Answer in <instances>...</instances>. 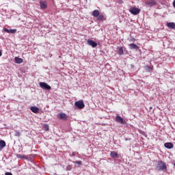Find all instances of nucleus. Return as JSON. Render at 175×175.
<instances>
[{
    "label": "nucleus",
    "instance_id": "f257e3e1",
    "mask_svg": "<svg viewBox=\"0 0 175 175\" xmlns=\"http://www.w3.org/2000/svg\"><path fill=\"white\" fill-rule=\"evenodd\" d=\"M75 106L81 110V109H84L85 107V105L84 104V101L83 100H79L75 103Z\"/></svg>",
    "mask_w": 175,
    "mask_h": 175
},
{
    "label": "nucleus",
    "instance_id": "f03ea898",
    "mask_svg": "<svg viewBox=\"0 0 175 175\" xmlns=\"http://www.w3.org/2000/svg\"><path fill=\"white\" fill-rule=\"evenodd\" d=\"M166 163H165L163 161H160L157 163V170H166Z\"/></svg>",
    "mask_w": 175,
    "mask_h": 175
},
{
    "label": "nucleus",
    "instance_id": "7ed1b4c3",
    "mask_svg": "<svg viewBox=\"0 0 175 175\" xmlns=\"http://www.w3.org/2000/svg\"><path fill=\"white\" fill-rule=\"evenodd\" d=\"M129 12H130V13H131V14H133L134 16H137V14H139V13H140V9L136 8V7H133L131 8L129 10Z\"/></svg>",
    "mask_w": 175,
    "mask_h": 175
},
{
    "label": "nucleus",
    "instance_id": "20e7f679",
    "mask_svg": "<svg viewBox=\"0 0 175 175\" xmlns=\"http://www.w3.org/2000/svg\"><path fill=\"white\" fill-rule=\"evenodd\" d=\"M39 85L42 90H51V86L49 85V84L46 83L45 82H40Z\"/></svg>",
    "mask_w": 175,
    "mask_h": 175
},
{
    "label": "nucleus",
    "instance_id": "39448f33",
    "mask_svg": "<svg viewBox=\"0 0 175 175\" xmlns=\"http://www.w3.org/2000/svg\"><path fill=\"white\" fill-rule=\"evenodd\" d=\"M145 5L149 8H152V6L157 5V1H155V0H148L146 1Z\"/></svg>",
    "mask_w": 175,
    "mask_h": 175
},
{
    "label": "nucleus",
    "instance_id": "423d86ee",
    "mask_svg": "<svg viewBox=\"0 0 175 175\" xmlns=\"http://www.w3.org/2000/svg\"><path fill=\"white\" fill-rule=\"evenodd\" d=\"M57 118H59V120H62L63 121H66V120H68V115L65 113H59L57 115Z\"/></svg>",
    "mask_w": 175,
    "mask_h": 175
},
{
    "label": "nucleus",
    "instance_id": "0eeeda50",
    "mask_svg": "<svg viewBox=\"0 0 175 175\" xmlns=\"http://www.w3.org/2000/svg\"><path fill=\"white\" fill-rule=\"evenodd\" d=\"M87 44H88V46H91L93 49L98 46V43H96V42L90 39L87 40Z\"/></svg>",
    "mask_w": 175,
    "mask_h": 175
},
{
    "label": "nucleus",
    "instance_id": "6e6552de",
    "mask_svg": "<svg viewBox=\"0 0 175 175\" xmlns=\"http://www.w3.org/2000/svg\"><path fill=\"white\" fill-rule=\"evenodd\" d=\"M40 9L44 10L47 9V2L46 1H40Z\"/></svg>",
    "mask_w": 175,
    "mask_h": 175
},
{
    "label": "nucleus",
    "instance_id": "1a4fd4ad",
    "mask_svg": "<svg viewBox=\"0 0 175 175\" xmlns=\"http://www.w3.org/2000/svg\"><path fill=\"white\" fill-rule=\"evenodd\" d=\"M129 47L130 50H139V46L136 44H129Z\"/></svg>",
    "mask_w": 175,
    "mask_h": 175
},
{
    "label": "nucleus",
    "instance_id": "9d476101",
    "mask_svg": "<svg viewBox=\"0 0 175 175\" xmlns=\"http://www.w3.org/2000/svg\"><path fill=\"white\" fill-rule=\"evenodd\" d=\"M4 31L7 32V33H16L17 32V29H8L6 28H4Z\"/></svg>",
    "mask_w": 175,
    "mask_h": 175
},
{
    "label": "nucleus",
    "instance_id": "9b49d317",
    "mask_svg": "<svg viewBox=\"0 0 175 175\" xmlns=\"http://www.w3.org/2000/svg\"><path fill=\"white\" fill-rule=\"evenodd\" d=\"M30 110L32 111V113H35V114L39 113V107H31Z\"/></svg>",
    "mask_w": 175,
    "mask_h": 175
},
{
    "label": "nucleus",
    "instance_id": "f8f14e48",
    "mask_svg": "<svg viewBox=\"0 0 175 175\" xmlns=\"http://www.w3.org/2000/svg\"><path fill=\"white\" fill-rule=\"evenodd\" d=\"M164 147H165V148H167L168 150H170L173 148L174 146L171 142H167L164 144Z\"/></svg>",
    "mask_w": 175,
    "mask_h": 175
},
{
    "label": "nucleus",
    "instance_id": "ddd939ff",
    "mask_svg": "<svg viewBox=\"0 0 175 175\" xmlns=\"http://www.w3.org/2000/svg\"><path fill=\"white\" fill-rule=\"evenodd\" d=\"M116 122H119V124H124V119L119 116L116 117Z\"/></svg>",
    "mask_w": 175,
    "mask_h": 175
},
{
    "label": "nucleus",
    "instance_id": "4468645a",
    "mask_svg": "<svg viewBox=\"0 0 175 175\" xmlns=\"http://www.w3.org/2000/svg\"><path fill=\"white\" fill-rule=\"evenodd\" d=\"M167 28H170L171 29H175V23L172 22V23H168L167 24Z\"/></svg>",
    "mask_w": 175,
    "mask_h": 175
},
{
    "label": "nucleus",
    "instance_id": "2eb2a0df",
    "mask_svg": "<svg viewBox=\"0 0 175 175\" xmlns=\"http://www.w3.org/2000/svg\"><path fill=\"white\" fill-rule=\"evenodd\" d=\"M6 147V142L3 140H0V150L5 148Z\"/></svg>",
    "mask_w": 175,
    "mask_h": 175
},
{
    "label": "nucleus",
    "instance_id": "dca6fc26",
    "mask_svg": "<svg viewBox=\"0 0 175 175\" xmlns=\"http://www.w3.org/2000/svg\"><path fill=\"white\" fill-rule=\"evenodd\" d=\"M14 59L16 64H23V62H24V60L23 59L18 57H15Z\"/></svg>",
    "mask_w": 175,
    "mask_h": 175
},
{
    "label": "nucleus",
    "instance_id": "f3484780",
    "mask_svg": "<svg viewBox=\"0 0 175 175\" xmlns=\"http://www.w3.org/2000/svg\"><path fill=\"white\" fill-rule=\"evenodd\" d=\"M118 55H124V49L122 46H120L118 49Z\"/></svg>",
    "mask_w": 175,
    "mask_h": 175
},
{
    "label": "nucleus",
    "instance_id": "a211bd4d",
    "mask_svg": "<svg viewBox=\"0 0 175 175\" xmlns=\"http://www.w3.org/2000/svg\"><path fill=\"white\" fill-rule=\"evenodd\" d=\"M110 155L111 158H118V153H117L116 152H111Z\"/></svg>",
    "mask_w": 175,
    "mask_h": 175
},
{
    "label": "nucleus",
    "instance_id": "6ab92c4d",
    "mask_svg": "<svg viewBox=\"0 0 175 175\" xmlns=\"http://www.w3.org/2000/svg\"><path fill=\"white\" fill-rule=\"evenodd\" d=\"M92 16H94V17H98L99 16V10H95L92 12Z\"/></svg>",
    "mask_w": 175,
    "mask_h": 175
},
{
    "label": "nucleus",
    "instance_id": "aec40b11",
    "mask_svg": "<svg viewBox=\"0 0 175 175\" xmlns=\"http://www.w3.org/2000/svg\"><path fill=\"white\" fill-rule=\"evenodd\" d=\"M97 20L98 21L105 20V16H103V14L98 15V16H97Z\"/></svg>",
    "mask_w": 175,
    "mask_h": 175
},
{
    "label": "nucleus",
    "instance_id": "412c9836",
    "mask_svg": "<svg viewBox=\"0 0 175 175\" xmlns=\"http://www.w3.org/2000/svg\"><path fill=\"white\" fill-rule=\"evenodd\" d=\"M146 70H148V72H151V70H152V67L150 66H146Z\"/></svg>",
    "mask_w": 175,
    "mask_h": 175
},
{
    "label": "nucleus",
    "instance_id": "4be33fe9",
    "mask_svg": "<svg viewBox=\"0 0 175 175\" xmlns=\"http://www.w3.org/2000/svg\"><path fill=\"white\" fill-rule=\"evenodd\" d=\"M130 42H136V39L133 37H130Z\"/></svg>",
    "mask_w": 175,
    "mask_h": 175
},
{
    "label": "nucleus",
    "instance_id": "5701e85b",
    "mask_svg": "<svg viewBox=\"0 0 175 175\" xmlns=\"http://www.w3.org/2000/svg\"><path fill=\"white\" fill-rule=\"evenodd\" d=\"M44 128H45V131H49V125H47V124H46L44 126Z\"/></svg>",
    "mask_w": 175,
    "mask_h": 175
},
{
    "label": "nucleus",
    "instance_id": "b1692460",
    "mask_svg": "<svg viewBox=\"0 0 175 175\" xmlns=\"http://www.w3.org/2000/svg\"><path fill=\"white\" fill-rule=\"evenodd\" d=\"M15 136H20V132L16 131V132H15Z\"/></svg>",
    "mask_w": 175,
    "mask_h": 175
},
{
    "label": "nucleus",
    "instance_id": "393cba45",
    "mask_svg": "<svg viewBox=\"0 0 175 175\" xmlns=\"http://www.w3.org/2000/svg\"><path fill=\"white\" fill-rule=\"evenodd\" d=\"M75 163H76L77 165H81V161H75Z\"/></svg>",
    "mask_w": 175,
    "mask_h": 175
},
{
    "label": "nucleus",
    "instance_id": "a878e982",
    "mask_svg": "<svg viewBox=\"0 0 175 175\" xmlns=\"http://www.w3.org/2000/svg\"><path fill=\"white\" fill-rule=\"evenodd\" d=\"M25 156H23V155H21V154H18V158L23 159V158H25Z\"/></svg>",
    "mask_w": 175,
    "mask_h": 175
},
{
    "label": "nucleus",
    "instance_id": "bb28decb",
    "mask_svg": "<svg viewBox=\"0 0 175 175\" xmlns=\"http://www.w3.org/2000/svg\"><path fill=\"white\" fill-rule=\"evenodd\" d=\"M5 175H13L11 172H5Z\"/></svg>",
    "mask_w": 175,
    "mask_h": 175
},
{
    "label": "nucleus",
    "instance_id": "cd10ccee",
    "mask_svg": "<svg viewBox=\"0 0 175 175\" xmlns=\"http://www.w3.org/2000/svg\"><path fill=\"white\" fill-rule=\"evenodd\" d=\"M3 53H2V49H0V57L2 55Z\"/></svg>",
    "mask_w": 175,
    "mask_h": 175
},
{
    "label": "nucleus",
    "instance_id": "c85d7f7f",
    "mask_svg": "<svg viewBox=\"0 0 175 175\" xmlns=\"http://www.w3.org/2000/svg\"><path fill=\"white\" fill-rule=\"evenodd\" d=\"M125 140H126V141L128 140V138H126Z\"/></svg>",
    "mask_w": 175,
    "mask_h": 175
},
{
    "label": "nucleus",
    "instance_id": "c756f323",
    "mask_svg": "<svg viewBox=\"0 0 175 175\" xmlns=\"http://www.w3.org/2000/svg\"><path fill=\"white\" fill-rule=\"evenodd\" d=\"M150 109H152V107H150Z\"/></svg>",
    "mask_w": 175,
    "mask_h": 175
},
{
    "label": "nucleus",
    "instance_id": "7c9ffc66",
    "mask_svg": "<svg viewBox=\"0 0 175 175\" xmlns=\"http://www.w3.org/2000/svg\"><path fill=\"white\" fill-rule=\"evenodd\" d=\"M33 1H36V0H33Z\"/></svg>",
    "mask_w": 175,
    "mask_h": 175
}]
</instances>
